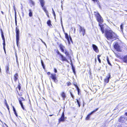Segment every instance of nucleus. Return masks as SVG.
<instances>
[{
    "instance_id": "f257e3e1",
    "label": "nucleus",
    "mask_w": 127,
    "mask_h": 127,
    "mask_svg": "<svg viewBox=\"0 0 127 127\" xmlns=\"http://www.w3.org/2000/svg\"><path fill=\"white\" fill-rule=\"evenodd\" d=\"M105 33V37L108 40H115L117 37L116 34L111 30L106 31Z\"/></svg>"
},
{
    "instance_id": "f03ea898",
    "label": "nucleus",
    "mask_w": 127,
    "mask_h": 127,
    "mask_svg": "<svg viewBox=\"0 0 127 127\" xmlns=\"http://www.w3.org/2000/svg\"><path fill=\"white\" fill-rule=\"evenodd\" d=\"M95 15L96 16L97 20L99 22V24L101 23L102 22H103V19L99 13L96 12H95Z\"/></svg>"
},
{
    "instance_id": "7ed1b4c3",
    "label": "nucleus",
    "mask_w": 127,
    "mask_h": 127,
    "mask_svg": "<svg viewBox=\"0 0 127 127\" xmlns=\"http://www.w3.org/2000/svg\"><path fill=\"white\" fill-rule=\"evenodd\" d=\"M18 100L19 103L20 104L23 110H25L24 107L23 106V103L22 101H24L25 99L23 97H20L18 98Z\"/></svg>"
},
{
    "instance_id": "20e7f679",
    "label": "nucleus",
    "mask_w": 127,
    "mask_h": 127,
    "mask_svg": "<svg viewBox=\"0 0 127 127\" xmlns=\"http://www.w3.org/2000/svg\"><path fill=\"white\" fill-rule=\"evenodd\" d=\"M127 120V118L124 116H121L119 119V121L121 123H124Z\"/></svg>"
},
{
    "instance_id": "39448f33",
    "label": "nucleus",
    "mask_w": 127,
    "mask_h": 127,
    "mask_svg": "<svg viewBox=\"0 0 127 127\" xmlns=\"http://www.w3.org/2000/svg\"><path fill=\"white\" fill-rule=\"evenodd\" d=\"M50 77L54 81L55 83H57V77L56 75L55 74H51L50 76Z\"/></svg>"
},
{
    "instance_id": "423d86ee",
    "label": "nucleus",
    "mask_w": 127,
    "mask_h": 127,
    "mask_svg": "<svg viewBox=\"0 0 127 127\" xmlns=\"http://www.w3.org/2000/svg\"><path fill=\"white\" fill-rule=\"evenodd\" d=\"M65 37L68 40L69 44H70V41L72 42L71 38L70 37V38H69L67 34V33H65Z\"/></svg>"
},
{
    "instance_id": "0eeeda50",
    "label": "nucleus",
    "mask_w": 127,
    "mask_h": 127,
    "mask_svg": "<svg viewBox=\"0 0 127 127\" xmlns=\"http://www.w3.org/2000/svg\"><path fill=\"white\" fill-rule=\"evenodd\" d=\"M80 33H81V34H82L83 36H84L85 32V30L84 28L81 26H80Z\"/></svg>"
},
{
    "instance_id": "6e6552de",
    "label": "nucleus",
    "mask_w": 127,
    "mask_h": 127,
    "mask_svg": "<svg viewBox=\"0 0 127 127\" xmlns=\"http://www.w3.org/2000/svg\"><path fill=\"white\" fill-rule=\"evenodd\" d=\"M16 43L17 45H18L19 40V31H16Z\"/></svg>"
},
{
    "instance_id": "1a4fd4ad",
    "label": "nucleus",
    "mask_w": 127,
    "mask_h": 127,
    "mask_svg": "<svg viewBox=\"0 0 127 127\" xmlns=\"http://www.w3.org/2000/svg\"><path fill=\"white\" fill-rule=\"evenodd\" d=\"M114 47L116 49L117 51H120V46L117 42L115 44Z\"/></svg>"
},
{
    "instance_id": "9d476101",
    "label": "nucleus",
    "mask_w": 127,
    "mask_h": 127,
    "mask_svg": "<svg viewBox=\"0 0 127 127\" xmlns=\"http://www.w3.org/2000/svg\"><path fill=\"white\" fill-rule=\"evenodd\" d=\"M98 108H97L96 109L94 110L93 111H92L91 113H90L88 115L87 117H86V120H89L90 118V115L91 114H93V113L95 112L96 111H97L98 110Z\"/></svg>"
},
{
    "instance_id": "9b49d317",
    "label": "nucleus",
    "mask_w": 127,
    "mask_h": 127,
    "mask_svg": "<svg viewBox=\"0 0 127 127\" xmlns=\"http://www.w3.org/2000/svg\"><path fill=\"white\" fill-rule=\"evenodd\" d=\"M110 77V74H109L106 77V78L104 79V82L106 83H108L109 81V79Z\"/></svg>"
},
{
    "instance_id": "f8f14e48",
    "label": "nucleus",
    "mask_w": 127,
    "mask_h": 127,
    "mask_svg": "<svg viewBox=\"0 0 127 127\" xmlns=\"http://www.w3.org/2000/svg\"><path fill=\"white\" fill-rule=\"evenodd\" d=\"M93 47L94 51L96 52H98V50L97 47L95 45L93 44L92 45Z\"/></svg>"
},
{
    "instance_id": "ddd939ff",
    "label": "nucleus",
    "mask_w": 127,
    "mask_h": 127,
    "mask_svg": "<svg viewBox=\"0 0 127 127\" xmlns=\"http://www.w3.org/2000/svg\"><path fill=\"white\" fill-rule=\"evenodd\" d=\"M64 120V112H63L62 116L61 118H60L59 120V123H60V122L61 121H63Z\"/></svg>"
},
{
    "instance_id": "4468645a",
    "label": "nucleus",
    "mask_w": 127,
    "mask_h": 127,
    "mask_svg": "<svg viewBox=\"0 0 127 127\" xmlns=\"http://www.w3.org/2000/svg\"><path fill=\"white\" fill-rule=\"evenodd\" d=\"M101 23L99 24V26L100 27L102 33H104V27L103 25L101 24Z\"/></svg>"
},
{
    "instance_id": "2eb2a0df",
    "label": "nucleus",
    "mask_w": 127,
    "mask_h": 127,
    "mask_svg": "<svg viewBox=\"0 0 127 127\" xmlns=\"http://www.w3.org/2000/svg\"><path fill=\"white\" fill-rule=\"evenodd\" d=\"M61 57V60L62 61H66L68 62V60L65 57H64L62 55H61L60 56Z\"/></svg>"
},
{
    "instance_id": "dca6fc26",
    "label": "nucleus",
    "mask_w": 127,
    "mask_h": 127,
    "mask_svg": "<svg viewBox=\"0 0 127 127\" xmlns=\"http://www.w3.org/2000/svg\"><path fill=\"white\" fill-rule=\"evenodd\" d=\"M29 2L30 4V6L32 7V6H34L35 5L34 2L32 0H29Z\"/></svg>"
},
{
    "instance_id": "f3484780",
    "label": "nucleus",
    "mask_w": 127,
    "mask_h": 127,
    "mask_svg": "<svg viewBox=\"0 0 127 127\" xmlns=\"http://www.w3.org/2000/svg\"><path fill=\"white\" fill-rule=\"evenodd\" d=\"M18 73H16L14 75V81L15 82H16L18 78Z\"/></svg>"
},
{
    "instance_id": "a211bd4d",
    "label": "nucleus",
    "mask_w": 127,
    "mask_h": 127,
    "mask_svg": "<svg viewBox=\"0 0 127 127\" xmlns=\"http://www.w3.org/2000/svg\"><path fill=\"white\" fill-rule=\"evenodd\" d=\"M60 48L62 52H64V47L62 44H61L60 45Z\"/></svg>"
},
{
    "instance_id": "6ab92c4d",
    "label": "nucleus",
    "mask_w": 127,
    "mask_h": 127,
    "mask_svg": "<svg viewBox=\"0 0 127 127\" xmlns=\"http://www.w3.org/2000/svg\"><path fill=\"white\" fill-rule=\"evenodd\" d=\"M123 60L124 62L127 63V56H125L123 58Z\"/></svg>"
},
{
    "instance_id": "aec40b11",
    "label": "nucleus",
    "mask_w": 127,
    "mask_h": 127,
    "mask_svg": "<svg viewBox=\"0 0 127 127\" xmlns=\"http://www.w3.org/2000/svg\"><path fill=\"white\" fill-rule=\"evenodd\" d=\"M40 2V3L41 6L43 7L44 6L45 4V1L43 0H39Z\"/></svg>"
},
{
    "instance_id": "412c9836",
    "label": "nucleus",
    "mask_w": 127,
    "mask_h": 127,
    "mask_svg": "<svg viewBox=\"0 0 127 127\" xmlns=\"http://www.w3.org/2000/svg\"><path fill=\"white\" fill-rule=\"evenodd\" d=\"M62 97H63L64 100L65 98V93L64 92H63L61 94Z\"/></svg>"
},
{
    "instance_id": "4be33fe9",
    "label": "nucleus",
    "mask_w": 127,
    "mask_h": 127,
    "mask_svg": "<svg viewBox=\"0 0 127 127\" xmlns=\"http://www.w3.org/2000/svg\"><path fill=\"white\" fill-rule=\"evenodd\" d=\"M29 15L30 17H31L32 16V10H31V9H29Z\"/></svg>"
},
{
    "instance_id": "5701e85b",
    "label": "nucleus",
    "mask_w": 127,
    "mask_h": 127,
    "mask_svg": "<svg viewBox=\"0 0 127 127\" xmlns=\"http://www.w3.org/2000/svg\"><path fill=\"white\" fill-rule=\"evenodd\" d=\"M47 24L50 27L52 26V25L51 24V21L50 20H48L47 22Z\"/></svg>"
},
{
    "instance_id": "b1692460",
    "label": "nucleus",
    "mask_w": 127,
    "mask_h": 127,
    "mask_svg": "<svg viewBox=\"0 0 127 127\" xmlns=\"http://www.w3.org/2000/svg\"><path fill=\"white\" fill-rule=\"evenodd\" d=\"M74 85L75 86L76 88H77V91L78 92V95H79V89L78 87V86L77 85H76L75 84H74Z\"/></svg>"
},
{
    "instance_id": "393cba45",
    "label": "nucleus",
    "mask_w": 127,
    "mask_h": 127,
    "mask_svg": "<svg viewBox=\"0 0 127 127\" xmlns=\"http://www.w3.org/2000/svg\"><path fill=\"white\" fill-rule=\"evenodd\" d=\"M42 9L44 10L45 13H47L48 11L46 10V8L44 6L42 7Z\"/></svg>"
},
{
    "instance_id": "a878e982",
    "label": "nucleus",
    "mask_w": 127,
    "mask_h": 127,
    "mask_svg": "<svg viewBox=\"0 0 127 127\" xmlns=\"http://www.w3.org/2000/svg\"><path fill=\"white\" fill-rule=\"evenodd\" d=\"M41 64H42V66L43 68L44 69H45V66H44V64L43 61L42 60H41Z\"/></svg>"
},
{
    "instance_id": "bb28decb",
    "label": "nucleus",
    "mask_w": 127,
    "mask_h": 127,
    "mask_svg": "<svg viewBox=\"0 0 127 127\" xmlns=\"http://www.w3.org/2000/svg\"><path fill=\"white\" fill-rule=\"evenodd\" d=\"M100 56V55H98L97 56V59L99 61V63H101V60L99 58V57Z\"/></svg>"
},
{
    "instance_id": "cd10ccee",
    "label": "nucleus",
    "mask_w": 127,
    "mask_h": 127,
    "mask_svg": "<svg viewBox=\"0 0 127 127\" xmlns=\"http://www.w3.org/2000/svg\"><path fill=\"white\" fill-rule=\"evenodd\" d=\"M6 72L7 73H8V74L9 73V67L8 66H7V67L6 69Z\"/></svg>"
},
{
    "instance_id": "c85d7f7f",
    "label": "nucleus",
    "mask_w": 127,
    "mask_h": 127,
    "mask_svg": "<svg viewBox=\"0 0 127 127\" xmlns=\"http://www.w3.org/2000/svg\"><path fill=\"white\" fill-rule=\"evenodd\" d=\"M1 37L3 40H5L4 36L2 32H1Z\"/></svg>"
},
{
    "instance_id": "c756f323",
    "label": "nucleus",
    "mask_w": 127,
    "mask_h": 127,
    "mask_svg": "<svg viewBox=\"0 0 127 127\" xmlns=\"http://www.w3.org/2000/svg\"><path fill=\"white\" fill-rule=\"evenodd\" d=\"M106 59H107V62H108V64L109 65H111V64L110 63V62H109V59H108V57H107Z\"/></svg>"
},
{
    "instance_id": "7c9ffc66",
    "label": "nucleus",
    "mask_w": 127,
    "mask_h": 127,
    "mask_svg": "<svg viewBox=\"0 0 127 127\" xmlns=\"http://www.w3.org/2000/svg\"><path fill=\"white\" fill-rule=\"evenodd\" d=\"M3 46L4 49L5 50V40H3Z\"/></svg>"
},
{
    "instance_id": "2f4dec72",
    "label": "nucleus",
    "mask_w": 127,
    "mask_h": 127,
    "mask_svg": "<svg viewBox=\"0 0 127 127\" xmlns=\"http://www.w3.org/2000/svg\"><path fill=\"white\" fill-rule=\"evenodd\" d=\"M123 24H122L120 26V28L122 31H123Z\"/></svg>"
},
{
    "instance_id": "473e14b6",
    "label": "nucleus",
    "mask_w": 127,
    "mask_h": 127,
    "mask_svg": "<svg viewBox=\"0 0 127 127\" xmlns=\"http://www.w3.org/2000/svg\"><path fill=\"white\" fill-rule=\"evenodd\" d=\"M76 101H77L78 104V105L79 107H80V103L79 102L78 100L77 99H76Z\"/></svg>"
},
{
    "instance_id": "72a5a7b5",
    "label": "nucleus",
    "mask_w": 127,
    "mask_h": 127,
    "mask_svg": "<svg viewBox=\"0 0 127 127\" xmlns=\"http://www.w3.org/2000/svg\"><path fill=\"white\" fill-rule=\"evenodd\" d=\"M61 25L63 29H64V28H63V25L62 22V18H61Z\"/></svg>"
},
{
    "instance_id": "f704fd0d",
    "label": "nucleus",
    "mask_w": 127,
    "mask_h": 127,
    "mask_svg": "<svg viewBox=\"0 0 127 127\" xmlns=\"http://www.w3.org/2000/svg\"><path fill=\"white\" fill-rule=\"evenodd\" d=\"M53 14L54 15V16L55 18V19L56 18V14L55 13V12L54 11H53Z\"/></svg>"
},
{
    "instance_id": "c9c22d12",
    "label": "nucleus",
    "mask_w": 127,
    "mask_h": 127,
    "mask_svg": "<svg viewBox=\"0 0 127 127\" xmlns=\"http://www.w3.org/2000/svg\"><path fill=\"white\" fill-rule=\"evenodd\" d=\"M19 31V29L17 27H16V31Z\"/></svg>"
},
{
    "instance_id": "e433bc0d",
    "label": "nucleus",
    "mask_w": 127,
    "mask_h": 127,
    "mask_svg": "<svg viewBox=\"0 0 127 127\" xmlns=\"http://www.w3.org/2000/svg\"><path fill=\"white\" fill-rule=\"evenodd\" d=\"M70 93L71 95V97H72V98L73 99H74V96H73V95H72V93L71 92Z\"/></svg>"
},
{
    "instance_id": "4c0bfd02",
    "label": "nucleus",
    "mask_w": 127,
    "mask_h": 127,
    "mask_svg": "<svg viewBox=\"0 0 127 127\" xmlns=\"http://www.w3.org/2000/svg\"><path fill=\"white\" fill-rule=\"evenodd\" d=\"M46 13V15L48 16V17H49V16L48 13V12H47V13Z\"/></svg>"
},
{
    "instance_id": "58836bf2",
    "label": "nucleus",
    "mask_w": 127,
    "mask_h": 127,
    "mask_svg": "<svg viewBox=\"0 0 127 127\" xmlns=\"http://www.w3.org/2000/svg\"><path fill=\"white\" fill-rule=\"evenodd\" d=\"M5 103L6 105H8L7 104L6 100H5Z\"/></svg>"
},
{
    "instance_id": "ea45409f",
    "label": "nucleus",
    "mask_w": 127,
    "mask_h": 127,
    "mask_svg": "<svg viewBox=\"0 0 127 127\" xmlns=\"http://www.w3.org/2000/svg\"><path fill=\"white\" fill-rule=\"evenodd\" d=\"M57 53L58 54L60 55V56H61V55H62L58 51L57 52Z\"/></svg>"
},
{
    "instance_id": "a19ab883",
    "label": "nucleus",
    "mask_w": 127,
    "mask_h": 127,
    "mask_svg": "<svg viewBox=\"0 0 127 127\" xmlns=\"http://www.w3.org/2000/svg\"><path fill=\"white\" fill-rule=\"evenodd\" d=\"M54 71L55 72L57 73V70H56V69L55 68L54 69Z\"/></svg>"
},
{
    "instance_id": "79ce46f5",
    "label": "nucleus",
    "mask_w": 127,
    "mask_h": 127,
    "mask_svg": "<svg viewBox=\"0 0 127 127\" xmlns=\"http://www.w3.org/2000/svg\"><path fill=\"white\" fill-rule=\"evenodd\" d=\"M13 110L14 112H16V110L13 106Z\"/></svg>"
},
{
    "instance_id": "37998d69",
    "label": "nucleus",
    "mask_w": 127,
    "mask_h": 127,
    "mask_svg": "<svg viewBox=\"0 0 127 127\" xmlns=\"http://www.w3.org/2000/svg\"><path fill=\"white\" fill-rule=\"evenodd\" d=\"M72 69H73V72H74V73H75V69L73 68V67H72Z\"/></svg>"
},
{
    "instance_id": "c03bdc74",
    "label": "nucleus",
    "mask_w": 127,
    "mask_h": 127,
    "mask_svg": "<svg viewBox=\"0 0 127 127\" xmlns=\"http://www.w3.org/2000/svg\"><path fill=\"white\" fill-rule=\"evenodd\" d=\"M51 74L50 72H48L47 73V74L48 75H50V74L51 75Z\"/></svg>"
},
{
    "instance_id": "a18cd8bd",
    "label": "nucleus",
    "mask_w": 127,
    "mask_h": 127,
    "mask_svg": "<svg viewBox=\"0 0 127 127\" xmlns=\"http://www.w3.org/2000/svg\"><path fill=\"white\" fill-rule=\"evenodd\" d=\"M14 114H15V115H16V117L17 116V113L16 112H14Z\"/></svg>"
},
{
    "instance_id": "49530a36",
    "label": "nucleus",
    "mask_w": 127,
    "mask_h": 127,
    "mask_svg": "<svg viewBox=\"0 0 127 127\" xmlns=\"http://www.w3.org/2000/svg\"><path fill=\"white\" fill-rule=\"evenodd\" d=\"M6 106H7V108L9 110V107L8 105H6Z\"/></svg>"
},
{
    "instance_id": "de8ad7c7",
    "label": "nucleus",
    "mask_w": 127,
    "mask_h": 127,
    "mask_svg": "<svg viewBox=\"0 0 127 127\" xmlns=\"http://www.w3.org/2000/svg\"><path fill=\"white\" fill-rule=\"evenodd\" d=\"M23 6L22 5V6L21 7V9L22 11L23 10Z\"/></svg>"
},
{
    "instance_id": "09e8293b",
    "label": "nucleus",
    "mask_w": 127,
    "mask_h": 127,
    "mask_svg": "<svg viewBox=\"0 0 127 127\" xmlns=\"http://www.w3.org/2000/svg\"><path fill=\"white\" fill-rule=\"evenodd\" d=\"M94 2H95V1H97V0H92Z\"/></svg>"
},
{
    "instance_id": "8fccbe9b",
    "label": "nucleus",
    "mask_w": 127,
    "mask_h": 127,
    "mask_svg": "<svg viewBox=\"0 0 127 127\" xmlns=\"http://www.w3.org/2000/svg\"><path fill=\"white\" fill-rule=\"evenodd\" d=\"M65 54L66 55H67L68 54V53H67V52H65Z\"/></svg>"
},
{
    "instance_id": "3c124183",
    "label": "nucleus",
    "mask_w": 127,
    "mask_h": 127,
    "mask_svg": "<svg viewBox=\"0 0 127 127\" xmlns=\"http://www.w3.org/2000/svg\"><path fill=\"white\" fill-rule=\"evenodd\" d=\"M15 23H16V26L17 25V21L16 19H15Z\"/></svg>"
},
{
    "instance_id": "603ef678",
    "label": "nucleus",
    "mask_w": 127,
    "mask_h": 127,
    "mask_svg": "<svg viewBox=\"0 0 127 127\" xmlns=\"http://www.w3.org/2000/svg\"><path fill=\"white\" fill-rule=\"evenodd\" d=\"M43 43L45 45H46V44L45 43V42H44V43Z\"/></svg>"
},
{
    "instance_id": "864d4df0",
    "label": "nucleus",
    "mask_w": 127,
    "mask_h": 127,
    "mask_svg": "<svg viewBox=\"0 0 127 127\" xmlns=\"http://www.w3.org/2000/svg\"><path fill=\"white\" fill-rule=\"evenodd\" d=\"M105 126H102L101 127H105Z\"/></svg>"
},
{
    "instance_id": "5fc2aeb1",
    "label": "nucleus",
    "mask_w": 127,
    "mask_h": 127,
    "mask_svg": "<svg viewBox=\"0 0 127 127\" xmlns=\"http://www.w3.org/2000/svg\"><path fill=\"white\" fill-rule=\"evenodd\" d=\"M1 13H2V14H3V13L2 11H1Z\"/></svg>"
},
{
    "instance_id": "6e6d98bb",
    "label": "nucleus",
    "mask_w": 127,
    "mask_h": 127,
    "mask_svg": "<svg viewBox=\"0 0 127 127\" xmlns=\"http://www.w3.org/2000/svg\"><path fill=\"white\" fill-rule=\"evenodd\" d=\"M125 114L127 116V113H125Z\"/></svg>"
},
{
    "instance_id": "4d7b16f0",
    "label": "nucleus",
    "mask_w": 127,
    "mask_h": 127,
    "mask_svg": "<svg viewBox=\"0 0 127 127\" xmlns=\"http://www.w3.org/2000/svg\"><path fill=\"white\" fill-rule=\"evenodd\" d=\"M41 41L42 42H43V43H44V42H43L41 39Z\"/></svg>"
},
{
    "instance_id": "13d9d810",
    "label": "nucleus",
    "mask_w": 127,
    "mask_h": 127,
    "mask_svg": "<svg viewBox=\"0 0 127 127\" xmlns=\"http://www.w3.org/2000/svg\"><path fill=\"white\" fill-rule=\"evenodd\" d=\"M22 13L23 15H24V13L23 12H22Z\"/></svg>"
},
{
    "instance_id": "bf43d9fd",
    "label": "nucleus",
    "mask_w": 127,
    "mask_h": 127,
    "mask_svg": "<svg viewBox=\"0 0 127 127\" xmlns=\"http://www.w3.org/2000/svg\"><path fill=\"white\" fill-rule=\"evenodd\" d=\"M4 50V52H5V53H6V52H5V50Z\"/></svg>"
},
{
    "instance_id": "052dcab7",
    "label": "nucleus",
    "mask_w": 127,
    "mask_h": 127,
    "mask_svg": "<svg viewBox=\"0 0 127 127\" xmlns=\"http://www.w3.org/2000/svg\"><path fill=\"white\" fill-rule=\"evenodd\" d=\"M52 115H49V116H52Z\"/></svg>"
},
{
    "instance_id": "680f3d73",
    "label": "nucleus",
    "mask_w": 127,
    "mask_h": 127,
    "mask_svg": "<svg viewBox=\"0 0 127 127\" xmlns=\"http://www.w3.org/2000/svg\"><path fill=\"white\" fill-rule=\"evenodd\" d=\"M52 10L53 11H54V10H53V8H52Z\"/></svg>"
},
{
    "instance_id": "e2e57ef3",
    "label": "nucleus",
    "mask_w": 127,
    "mask_h": 127,
    "mask_svg": "<svg viewBox=\"0 0 127 127\" xmlns=\"http://www.w3.org/2000/svg\"><path fill=\"white\" fill-rule=\"evenodd\" d=\"M19 89L20 90V87H19Z\"/></svg>"
},
{
    "instance_id": "0e129e2a",
    "label": "nucleus",
    "mask_w": 127,
    "mask_h": 127,
    "mask_svg": "<svg viewBox=\"0 0 127 127\" xmlns=\"http://www.w3.org/2000/svg\"><path fill=\"white\" fill-rule=\"evenodd\" d=\"M75 29H74V32H75Z\"/></svg>"
},
{
    "instance_id": "69168bd1",
    "label": "nucleus",
    "mask_w": 127,
    "mask_h": 127,
    "mask_svg": "<svg viewBox=\"0 0 127 127\" xmlns=\"http://www.w3.org/2000/svg\"><path fill=\"white\" fill-rule=\"evenodd\" d=\"M61 7L62 8V5H61Z\"/></svg>"
},
{
    "instance_id": "338daca9",
    "label": "nucleus",
    "mask_w": 127,
    "mask_h": 127,
    "mask_svg": "<svg viewBox=\"0 0 127 127\" xmlns=\"http://www.w3.org/2000/svg\"><path fill=\"white\" fill-rule=\"evenodd\" d=\"M14 10H15V8H14Z\"/></svg>"
},
{
    "instance_id": "774afa93",
    "label": "nucleus",
    "mask_w": 127,
    "mask_h": 127,
    "mask_svg": "<svg viewBox=\"0 0 127 127\" xmlns=\"http://www.w3.org/2000/svg\"><path fill=\"white\" fill-rule=\"evenodd\" d=\"M61 3H62V1Z\"/></svg>"
}]
</instances>
